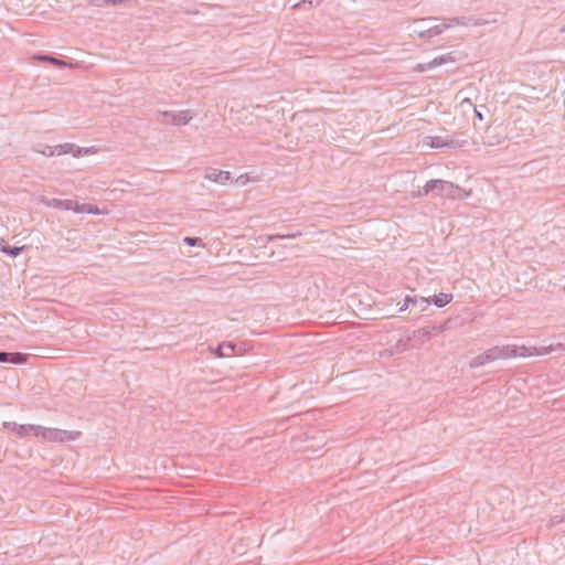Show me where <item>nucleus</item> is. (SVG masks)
Here are the masks:
<instances>
[{"mask_svg": "<svg viewBox=\"0 0 565 565\" xmlns=\"http://www.w3.org/2000/svg\"><path fill=\"white\" fill-rule=\"evenodd\" d=\"M29 360V354L21 352H7L0 351V363H10V364H24Z\"/></svg>", "mask_w": 565, "mask_h": 565, "instance_id": "obj_12", "label": "nucleus"}, {"mask_svg": "<svg viewBox=\"0 0 565 565\" xmlns=\"http://www.w3.org/2000/svg\"><path fill=\"white\" fill-rule=\"evenodd\" d=\"M561 32H565V26H563V28L561 29Z\"/></svg>", "mask_w": 565, "mask_h": 565, "instance_id": "obj_34", "label": "nucleus"}, {"mask_svg": "<svg viewBox=\"0 0 565 565\" xmlns=\"http://www.w3.org/2000/svg\"><path fill=\"white\" fill-rule=\"evenodd\" d=\"M409 305H417V297L406 296L404 305L399 308V312L404 311Z\"/></svg>", "mask_w": 565, "mask_h": 565, "instance_id": "obj_26", "label": "nucleus"}, {"mask_svg": "<svg viewBox=\"0 0 565 565\" xmlns=\"http://www.w3.org/2000/svg\"><path fill=\"white\" fill-rule=\"evenodd\" d=\"M445 24H451V28L455 25H468L465 18H450L446 19Z\"/></svg>", "mask_w": 565, "mask_h": 565, "instance_id": "obj_23", "label": "nucleus"}, {"mask_svg": "<svg viewBox=\"0 0 565 565\" xmlns=\"http://www.w3.org/2000/svg\"><path fill=\"white\" fill-rule=\"evenodd\" d=\"M79 436V431L42 427L39 437H41V439L44 441L64 443L68 440H75Z\"/></svg>", "mask_w": 565, "mask_h": 565, "instance_id": "obj_4", "label": "nucleus"}, {"mask_svg": "<svg viewBox=\"0 0 565 565\" xmlns=\"http://www.w3.org/2000/svg\"><path fill=\"white\" fill-rule=\"evenodd\" d=\"M294 10L312 8V0H301L291 7Z\"/></svg>", "mask_w": 565, "mask_h": 565, "instance_id": "obj_24", "label": "nucleus"}, {"mask_svg": "<svg viewBox=\"0 0 565 565\" xmlns=\"http://www.w3.org/2000/svg\"><path fill=\"white\" fill-rule=\"evenodd\" d=\"M489 132H490V127H488L487 131H486V136L483 137V145L486 146H495V145H499L500 143V140H494L493 138H491L489 136Z\"/></svg>", "mask_w": 565, "mask_h": 565, "instance_id": "obj_25", "label": "nucleus"}, {"mask_svg": "<svg viewBox=\"0 0 565 565\" xmlns=\"http://www.w3.org/2000/svg\"><path fill=\"white\" fill-rule=\"evenodd\" d=\"M563 522H565V514H555L550 518L548 526L552 527Z\"/></svg>", "mask_w": 565, "mask_h": 565, "instance_id": "obj_21", "label": "nucleus"}, {"mask_svg": "<svg viewBox=\"0 0 565 565\" xmlns=\"http://www.w3.org/2000/svg\"><path fill=\"white\" fill-rule=\"evenodd\" d=\"M488 363H491L490 359H489V355H488V352L484 351L483 353L472 358L470 361H469V366L471 369H477V367H480V366H483Z\"/></svg>", "mask_w": 565, "mask_h": 565, "instance_id": "obj_18", "label": "nucleus"}, {"mask_svg": "<svg viewBox=\"0 0 565 565\" xmlns=\"http://www.w3.org/2000/svg\"><path fill=\"white\" fill-rule=\"evenodd\" d=\"M414 29H417V30H419V31H424L426 28L415 26Z\"/></svg>", "mask_w": 565, "mask_h": 565, "instance_id": "obj_33", "label": "nucleus"}, {"mask_svg": "<svg viewBox=\"0 0 565 565\" xmlns=\"http://www.w3.org/2000/svg\"><path fill=\"white\" fill-rule=\"evenodd\" d=\"M452 61H454V57H452L451 53L443 54L440 56L433 58L430 62L417 64L414 67V71L423 73V72L429 71L434 67L444 65V64H446L448 62H452Z\"/></svg>", "mask_w": 565, "mask_h": 565, "instance_id": "obj_10", "label": "nucleus"}, {"mask_svg": "<svg viewBox=\"0 0 565 565\" xmlns=\"http://www.w3.org/2000/svg\"><path fill=\"white\" fill-rule=\"evenodd\" d=\"M428 194H433L434 196L458 200L463 198L465 191L459 185L454 184L450 181L433 179L426 182L423 190H419L417 193H414V196L420 198Z\"/></svg>", "mask_w": 565, "mask_h": 565, "instance_id": "obj_1", "label": "nucleus"}, {"mask_svg": "<svg viewBox=\"0 0 565 565\" xmlns=\"http://www.w3.org/2000/svg\"><path fill=\"white\" fill-rule=\"evenodd\" d=\"M454 296L452 294H445L440 292L438 295H435L430 301L438 308H443L446 305H448L452 300Z\"/></svg>", "mask_w": 565, "mask_h": 565, "instance_id": "obj_17", "label": "nucleus"}, {"mask_svg": "<svg viewBox=\"0 0 565 565\" xmlns=\"http://www.w3.org/2000/svg\"><path fill=\"white\" fill-rule=\"evenodd\" d=\"M452 322V319H447L441 323L427 326L420 329H417L413 332L412 339L416 341L419 344L425 343L426 341L430 340L433 337L449 330L451 328L450 323Z\"/></svg>", "mask_w": 565, "mask_h": 565, "instance_id": "obj_3", "label": "nucleus"}, {"mask_svg": "<svg viewBox=\"0 0 565 565\" xmlns=\"http://www.w3.org/2000/svg\"><path fill=\"white\" fill-rule=\"evenodd\" d=\"M430 298L419 297L417 298V305L414 306L419 308L420 311H425L430 306Z\"/></svg>", "mask_w": 565, "mask_h": 565, "instance_id": "obj_20", "label": "nucleus"}, {"mask_svg": "<svg viewBox=\"0 0 565 565\" xmlns=\"http://www.w3.org/2000/svg\"><path fill=\"white\" fill-rule=\"evenodd\" d=\"M40 202L47 207H53V209L64 210V211H74L75 212L76 206H77V201L62 200V199H56V198H47L44 195H42L40 198Z\"/></svg>", "mask_w": 565, "mask_h": 565, "instance_id": "obj_7", "label": "nucleus"}, {"mask_svg": "<svg viewBox=\"0 0 565 565\" xmlns=\"http://www.w3.org/2000/svg\"><path fill=\"white\" fill-rule=\"evenodd\" d=\"M36 152H40L46 157H53L56 154L54 147L45 146L44 149H35Z\"/></svg>", "mask_w": 565, "mask_h": 565, "instance_id": "obj_27", "label": "nucleus"}, {"mask_svg": "<svg viewBox=\"0 0 565 565\" xmlns=\"http://www.w3.org/2000/svg\"><path fill=\"white\" fill-rule=\"evenodd\" d=\"M210 351L216 358H227L237 354V344L232 341L218 343L215 348L210 347Z\"/></svg>", "mask_w": 565, "mask_h": 565, "instance_id": "obj_9", "label": "nucleus"}, {"mask_svg": "<svg viewBox=\"0 0 565 565\" xmlns=\"http://www.w3.org/2000/svg\"><path fill=\"white\" fill-rule=\"evenodd\" d=\"M425 143L434 149H443V148L456 149V146L459 145L458 142H454L452 137H450V136H446V137L428 136L425 139Z\"/></svg>", "mask_w": 565, "mask_h": 565, "instance_id": "obj_8", "label": "nucleus"}, {"mask_svg": "<svg viewBox=\"0 0 565 565\" xmlns=\"http://www.w3.org/2000/svg\"><path fill=\"white\" fill-rule=\"evenodd\" d=\"M4 427L7 429H10L11 431L17 434L21 438L28 437V436H31V435L35 436V437H39L40 436V431L42 429V426L31 425V424L20 425V424H17V423H4Z\"/></svg>", "mask_w": 565, "mask_h": 565, "instance_id": "obj_6", "label": "nucleus"}, {"mask_svg": "<svg viewBox=\"0 0 565 565\" xmlns=\"http://www.w3.org/2000/svg\"><path fill=\"white\" fill-rule=\"evenodd\" d=\"M441 23L426 28L424 31L417 29L413 30V33L418 38H433L441 34L446 29L451 28V24H445L446 19H440Z\"/></svg>", "mask_w": 565, "mask_h": 565, "instance_id": "obj_11", "label": "nucleus"}, {"mask_svg": "<svg viewBox=\"0 0 565 565\" xmlns=\"http://www.w3.org/2000/svg\"><path fill=\"white\" fill-rule=\"evenodd\" d=\"M300 235H301L300 232H296V233H291V234H286V235L277 234V235L270 236L269 239L274 241L276 238H295V237H298Z\"/></svg>", "mask_w": 565, "mask_h": 565, "instance_id": "obj_28", "label": "nucleus"}, {"mask_svg": "<svg viewBox=\"0 0 565 565\" xmlns=\"http://www.w3.org/2000/svg\"><path fill=\"white\" fill-rule=\"evenodd\" d=\"M475 115H476V117H477L479 120H483V115H482V113H481V111H479V110L475 109Z\"/></svg>", "mask_w": 565, "mask_h": 565, "instance_id": "obj_32", "label": "nucleus"}, {"mask_svg": "<svg viewBox=\"0 0 565 565\" xmlns=\"http://www.w3.org/2000/svg\"><path fill=\"white\" fill-rule=\"evenodd\" d=\"M89 4L93 7H103L106 6V2H104V0H89Z\"/></svg>", "mask_w": 565, "mask_h": 565, "instance_id": "obj_31", "label": "nucleus"}, {"mask_svg": "<svg viewBox=\"0 0 565 565\" xmlns=\"http://www.w3.org/2000/svg\"><path fill=\"white\" fill-rule=\"evenodd\" d=\"M32 60L33 61H39V62H42V63H50L52 64L53 66H55L56 68H65L67 66V62L64 61V60H61L56 56H54L53 54H50V53H35L32 55Z\"/></svg>", "mask_w": 565, "mask_h": 565, "instance_id": "obj_13", "label": "nucleus"}, {"mask_svg": "<svg viewBox=\"0 0 565 565\" xmlns=\"http://www.w3.org/2000/svg\"><path fill=\"white\" fill-rule=\"evenodd\" d=\"M193 118L190 110H160L158 111V120L163 125L184 126Z\"/></svg>", "mask_w": 565, "mask_h": 565, "instance_id": "obj_5", "label": "nucleus"}, {"mask_svg": "<svg viewBox=\"0 0 565 565\" xmlns=\"http://www.w3.org/2000/svg\"><path fill=\"white\" fill-rule=\"evenodd\" d=\"M489 359L491 362H494L497 360H504L510 359L514 356H531L533 353L530 351V348H526L524 345L518 347L514 344H508V345H494L487 350Z\"/></svg>", "mask_w": 565, "mask_h": 565, "instance_id": "obj_2", "label": "nucleus"}, {"mask_svg": "<svg viewBox=\"0 0 565 565\" xmlns=\"http://www.w3.org/2000/svg\"><path fill=\"white\" fill-rule=\"evenodd\" d=\"M76 213H89V214H94V215H97L99 214V209L94 205V204H89V203H79L77 202V206H76Z\"/></svg>", "mask_w": 565, "mask_h": 565, "instance_id": "obj_19", "label": "nucleus"}, {"mask_svg": "<svg viewBox=\"0 0 565 565\" xmlns=\"http://www.w3.org/2000/svg\"><path fill=\"white\" fill-rule=\"evenodd\" d=\"M205 179L218 184H226L232 178L228 171L210 168L205 173Z\"/></svg>", "mask_w": 565, "mask_h": 565, "instance_id": "obj_14", "label": "nucleus"}, {"mask_svg": "<svg viewBox=\"0 0 565 565\" xmlns=\"http://www.w3.org/2000/svg\"><path fill=\"white\" fill-rule=\"evenodd\" d=\"M184 244L188 246H201L203 245L202 239L200 237H193V236H185L183 238Z\"/></svg>", "mask_w": 565, "mask_h": 565, "instance_id": "obj_22", "label": "nucleus"}, {"mask_svg": "<svg viewBox=\"0 0 565 565\" xmlns=\"http://www.w3.org/2000/svg\"><path fill=\"white\" fill-rule=\"evenodd\" d=\"M25 248L26 245L10 246L3 237H0V252L11 258L18 257Z\"/></svg>", "mask_w": 565, "mask_h": 565, "instance_id": "obj_15", "label": "nucleus"}, {"mask_svg": "<svg viewBox=\"0 0 565 565\" xmlns=\"http://www.w3.org/2000/svg\"><path fill=\"white\" fill-rule=\"evenodd\" d=\"M127 0H104V2H106V6H118V4H122L124 2H126Z\"/></svg>", "mask_w": 565, "mask_h": 565, "instance_id": "obj_30", "label": "nucleus"}, {"mask_svg": "<svg viewBox=\"0 0 565 565\" xmlns=\"http://www.w3.org/2000/svg\"><path fill=\"white\" fill-rule=\"evenodd\" d=\"M56 154H66L72 153L75 158H78L83 153V149L74 143H62L54 147Z\"/></svg>", "mask_w": 565, "mask_h": 565, "instance_id": "obj_16", "label": "nucleus"}, {"mask_svg": "<svg viewBox=\"0 0 565 565\" xmlns=\"http://www.w3.org/2000/svg\"><path fill=\"white\" fill-rule=\"evenodd\" d=\"M452 141H454V142H458V143H459L458 146H456V149H457V148H462V147H465V146H467V145H468V140H466V139H460V138H457V137H452Z\"/></svg>", "mask_w": 565, "mask_h": 565, "instance_id": "obj_29", "label": "nucleus"}]
</instances>
